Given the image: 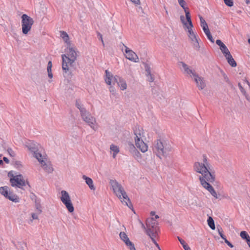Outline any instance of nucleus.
Listing matches in <instances>:
<instances>
[{
    "label": "nucleus",
    "instance_id": "4",
    "mask_svg": "<svg viewBox=\"0 0 250 250\" xmlns=\"http://www.w3.org/2000/svg\"><path fill=\"white\" fill-rule=\"evenodd\" d=\"M170 146L166 141L157 140L154 143L153 150L160 158L166 156L170 151Z\"/></svg>",
    "mask_w": 250,
    "mask_h": 250
},
{
    "label": "nucleus",
    "instance_id": "21",
    "mask_svg": "<svg viewBox=\"0 0 250 250\" xmlns=\"http://www.w3.org/2000/svg\"><path fill=\"white\" fill-rule=\"evenodd\" d=\"M121 239L123 241L125 245L129 247L133 243L129 240L127 235L125 232H121L119 234Z\"/></svg>",
    "mask_w": 250,
    "mask_h": 250
},
{
    "label": "nucleus",
    "instance_id": "59",
    "mask_svg": "<svg viewBox=\"0 0 250 250\" xmlns=\"http://www.w3.org/2000/svg\"><path fill=\"white\" fill-rule=\"evenodd\" d=\"M130 250H136L134 245L133 244L128 247Z\"/></svg>",
    "mask_w": 250,
    "mask_h": 250
},
{
    "label": "nucleus",
    "instance_id": "42",
    "mask_svg": "<svg viewBox=\"0 0 250 250\" xmlns=\"http://www.w3.org/2000/svg\"><path fill=\"white\" fill-rule=\"evenodd\" d=\"M199 18L200 20V25L202 28L203 29L208 26V24L207 23L204 19L202 16H200Z\"/></svg>",
    "mask_w": 250,
    "mask_h": 250
},
{
    "label": "nucleus",
    "instance_id": "8",
    "mask_svg": "<svg viewBox=\"0 0 250 250\" xmlns=\"http://www.w3.org/2000/svg\"><path fill=\"white\" fill-rule=\"evenodd\" d=\"M0 193L7 199L15 203L18 202L19 201V198L17 196L13 194L9 191V188L7 186L0 188Z\"/></svg>",
    "mask_w": 250,
    "mask_h": 250
},
{
    "label": "nucleus",
    "instance_id": "5",
    "mask_svg": "<svg viewBox=\"0 0 250 250\" xmlns=\"http://www.w3.org/2000/svg\"><path fill=\"white\" fill-rule=\"evenodd\" d=\"M146 226L147 228L146 232L148 235L154 236L155 234L158 233V222L153 218H149L146 220Z\"/></svg>",
    "mask_w": 250,
    "mask_h": 250
},
{
    "label": "nucleus",
    "instance_id": "12",
    "mask_svg": "<svg viewBox=\"0 0 250 250\" xmlns=\"http://www.w3.org/2000/svg\"><path fill=\"white\" fill-rule=\"evenodd\" d=\"M209 183H211L210 182H208L207 180L203 181L201 183V185L209 193L211 194L212 196H213L215 198H217V194L215 190L214 189L212 186L209 184Z\"/></svg>",
    "mask_w": 250,
    "mask_h": 250
},
{
    "label": "nucleus",
    "instance_id": "40",
    "mask_svg": "<svg viewBox=\"0 0 250 250\" xmlns=\"http://www.w3.org/2000/svg\"><path fill=\"white\" fill-rule=\"evenodd\" d=\"M240 236L243 239L246 240V241L250 239V236L245 231H242L240 232Z\"/></svg>",
    "mask_w": 250,
    "mask_h": 250
},
{
    "label": "nucleus",
    "instance_id": "58",
    "mask_svg": "<svg viewBox=\"0 0 250 250\" xmlns=\"http://www.w3.org/2000/svg\"><path fill=\"white\" fill-rule=\"evenodd\" d=\"M47 72H48V77L50 78H52L53 77V74L52 73V71L51 70H50V71L47 70Z\"/></svg>",
    "mask_w": 250,
    "mask_h": 250
},
{
    "label": "nucleus",
    "instance_id": "29",
    "mask_svg": "<svg viewBox=\"0 0 250 250\" xmlns=\"http://www.w3.org/2000/svg\"><path fill=\"white\" fill-rule=\"evenodd\" d=\"M110 149L112 152H113L112 157L113 158H115L117 154L119 152L120 149L119 146H117L112 144L110 145Z\"/></svg>",
    "mask_w": 250,
    "mask_h": 250
},
{
    "label": "nucleus",
    "instance_id": "11",
    "mask_svg": "<svg viewBox=\"0 0 250 250\" xmlns=\"http://www.w3.org/2000/svg\"><path fill=\"white\" fill-rule=\"evenodd\" d=\"M125 47V51L126 53L125 58L133 62H138L139 58L136 53L132 50L129 49L126 46L123 44Z\"/></svg>",
    "mask_w": 250,
    "mask_h": 250
},
{
    "label": "nucleus",
    "instance_id": "63",
    "mask_svg": "<svg viewBox=\"0 0 250 250\" xmlns=\"http://www.w3.org/2000/svg\"><path fill=\"white\" fill-rule=\"evenodd\" d=\"M150 214H151V215H152V216L154 215L155 214V212H154V211H151V212H150Z\"/></svg>",
    "mask_w": 250,
    "mask_h": 250
},
{
    "label": "nucleus",
    "instance_id": "46",
    "mask_svg": "<svg viewBox=\"0 0 250 250\" xmlns=\"http://www.w3.org/2000/svg\"><path fill=\"white\" fill-rule=\"evenodd\" d=\"M217 229H218V231L219 234L220 236V237L223 240H225V239H226V237L225 236V235H224L223 234V231L222 230V229L220 227L219 228L218 227H217Z\"/></svg>",
    "mask_w": 250,
    "mask_h": 250
},
{
    "label": "nucleus",
    "instance_id": "27",
    "mask_svg": "<svg viewBox=\"0 0 250 250\" xmlns=\"http://www.w3.org/2000/svg\"><path fill=\"white\" fill-rule=\"evenodd\" d=\"M60 36L65 42L67 43V46L71 44L68 35L66 32L63 31H60Z\"/></svg>",
    "mask_w": 250,
    "mask_h": 250
},
{
    "label": "nucleus",
    "instance_id": "44",
    "mask_svg": "<svg viewBox=\"0 0 250 250\" xmlns=\"http://www.w3.org/2000/svg\"><path fill=\"white\" fill-rule=\"evenodd\" d=\"M225 4L229 7H232L233 5V0H223Z\"/></svg>",
    "mask_w": 250,
    "mask_h": 250
},
{
    "label": "nucleus",
    "instance_id": "3",
    "mask_svg": "<svg viewBox=\"0 0 250 250\" xmlns=\"http://www.w3.org/2000/svg\"><path fill=\"white\" fill-rule=\"evenodd\" d=\"M109 184L114 193L118 197L120 201L123 203H125L126 206L134 212L130 200L122 186L116 180H110Z\"/></svg>",
    "mask_w": 250,
    "mask_h": 250
},
{
    "label": "nucleus",
    "instance_id": "18",
    "mask_svg": "<svg viewBox=\"0 0 250 250\" xmlns=\"http://www.w3.org/2000/svg\"><path fill=\"white\" fill-rule=\"evenodd\" d=\"M134 134L135 135L134 139L137 138H141L144 136V132L143 128L138 125H136L133 129Z\"/></svg>",
    "mask_w": 250,
    "mask_h": 250
},
{
    "label": "nucleus",
    "instance_id": "48",
    "mask_svg": "<svg viewBox=\"0 0 250 250\" xmlns=\"http://www.w3.org/2000/svg\"><path fill=\"white\" fill-rule=\"evenodd\" d=\"M221 74L222 75V76L224 78V80L227 82L228 83H229L230 82H229V78L228 77V76H227V75L225 73V72L223 71H221Z\"/></svg>",
    "mask_w": 250,
    "mask_h": 250
},
{
    "label": "nucleus",
    "instance_id": "2",
    "mask_svg": "<svg viewBox=\"0 0 250 250\" xmlns=\"http://www.w3.org/2000/svg\"><path fill=\"white\" fill-rule=\"evenodd\" d=\"M193 169L197 173L201 174L199 179L200 183L203 181L213 182L215 177L210 172V165L206 155L203 156L202 162H196L193 165Z\"/></svg>",
    "mask_w": 250,
    "mask_h": 250
},
{
    "label": "nucleus",
    "instance_id": "64",
    "mask_svg": "<svg viewBox=\"0 0 250 250\" xmlns=\"http://www.w3.org/2000/svg\"><path fill=\"white\" fill-rule=\"evenodd\" d=\"M164 8H165V10H166V14L167 15H168V12L167 10V9H166V7H165Z\"/></svg>",
    "mask_w": 250,
    "mask_h": 250
},
{
    "label": "nucleus",
    "instance_id": "16",
    "mask_svg": "<svg viewBox=\"0 0 250 250\" xmlns=\"http://www.w3.org/2000/svg\"><path fill=\"white\" fill-rule=\"evenodd\" d=\"M188 22V25L185 26L186 28V29L187 30L188 32V37L191 36V35H193L195 34L193 31V25L192 22V21L191 19V17H188V15L187 14V18Z\"/></svg>",
    "mask_w": 250,
    "mask_h": 250
},
{
    "label": "nucleus",
    "instance_id": "62",
    "mask_svg": "<svg viewBox=\"0 0 250 250\" xmlns=\"http://www.w3.org/2000/svg\"><path fill=\"white\" fill-rule=\"evenodd\" d=\"M249 247L250 248V239L246 241Z\"/></svg>",
    "mask_w": 250,
    "mask_h": 250
},
{
    "label": "nucleus",
    "instance_id": "41",
    "mask_svg": "<svg viewBox=\"0 0 250 250\" xmlns=\"http://www.w3.org/2000/svg\"><path fill=\"white\" fill-rule=\"evenodd\" d=\"M158 234V233L155 234L154 236H153L152 235H148V236L150 237L152 241L153 242V243L155 244V245L158 248L159 250H161L159 244L156 242L155 239L157 236Z\"/></svg>",
    "mask_w": 250,
    "mask_h": 250
},
{
    "label": "nucleus",
    "instance_id": "56",
    "mask_svg": "<svg viewBox=\"0 0 250 250\" xmlns=\"http://www.w3.org/2000/svg\"><path fill=\"white\" fill-rule=\"evenodd\" d=\"M38 213L37 214V213H32V219H38Z\"/></svg>",
    "mask_w": 250,
    "mask_h": 250
},
{
    "label": "nucleus",
    "instance_id": "25",
    "mask_svg": "<svg viewBox=\"0 0 250 250\" xmlns=\"http://www.w3.org/2000/svg\"><path fill=\"white\" fill-rule=\"evenodd\" d=\"M76 106L79 109L81 115L87 111L84 105L82 104L80 100H76Z\"/></svg>",
    "mask_w": 250,
    "mask_h": 250
},
{
    "label": "nucleus",
    "instance_id": "17",
    "mask_svg": "<svg viewBox=\"0 0 250 250\" xmlns=\"http://www.w3.org/2000/svg\"><path fill=\"white\" fill-rule=\"evenodd\" d=\"M25 146L32 152L37 151L38 148V145L34 142L28 140L25 143Z\"/></svg>",
    "mask_w": 250,
    "mask_h": 250
},
{
    "label": "nucleus",
    "instance_id": "57",
    "mask_svg": "<svg viewBox=\"0 0 250 250\" xmlns=\"http://www.w3.org/2000/svg\"><path fill=\"white\" fill-rule=\"evenodd\" d=\"M130 0L135 4H140V0Z\"/></svg>",
    "mask_w": 250,
    "mask_h": 250
},
{
    "label": "nucleus",
    "instance_id": "39",
    "mask_svg": "<svg viewBox=\"0 0 250 250\" xmlns=\"http://www.w3.org/2000/svg\"><path fill=\"white\" fill-rule=\"evenodd\" d=\"M127 149L131 154L134 152V151L137 150L134 145L130 143H128L127 145Z\"/></svg>",
    "mask_w": 250,
    "mask_h": 250
},
{
    "label": "nucleus",
    "instance_id": "47",
    "mask_svg": "<svg viewBox=\"0 0 250 250\" xmlns=\"http://www.w3.org/2000/svg\"><path fill=\"white\" fill-rule=\"evenodd\" d=\"M188 38L191 40V42L194 41L199 39L196 34H194L192 35H191V36H189Z\"/></svg>",
    "mask_w": 250,
    "mask_h": 250
},
{
    "label": "nucleus",
    "instance_id": "35",
    "mask_svg": "<svg viewBox=\"0 0 250 250\" xmlns=\"http://www.w3.org/2000/svg\"><path fill=\"white\" fill-rule=\"evenodd\" d=\"M220 49L225 57H227V55L230 54L229 51L225 44H224L222 46H221L220 48Z\"/></svg>",
    "mask_w": 250,
    "mask_h": 250
},
{
    "label": "nucleus",
    "instance_id": "7",
    "mask_svg": "<svg viewBox=\"0 0 250 250\" xmlns=\"http://www.w3.org/2000/svg\"><path fill=\"white\" fill-rule=\"evenodd\" d=\"M83 120L94 131L97 130L98 125L96 119L88 111L81 115Z\"/></svg>",
    "mask_w": 250,
    "mask_h": 250
},
{
    "label": "nucleus",
    "instance_id": "9",
    "mask_svg": "<svg viewBox=\"0 0 250 250\" xmlns=\"http://www.w3.org/2000/svg\"><path fill=\"white\" fill-rule=\"evenodd\" d=\"M11 185L13 187L22 188L25 186V180L22 178L21 175L13 176L10 178Z\"/></svg>",
    "mask_w": 250,
    "mask_h": 250
},
{
    "label": "nucleus",
    "instance_id": "19",
    "mask_svg": "<svg viewBox=\"0 0 250 250\" xmlns=\"http://www.w3.org/2000/svg\"><path fill=\"white\" fill-rule=\"evenodd\" d=\"M33 200H34L36 209L38 211V214H40L42 212V206L41 205V200L38 198L35 194H33L31 196Z\"/></svg>",
    "mask_w": 250,
    "mask_h": 250
},
{
    "label": "nucleus",
    "instance_id": "55",
    "mask_svg": "<svg viewBox=\"0 0 250 250\" xmlns=\"http://www.w3.org/2000/svg\"><path fill=\"white\" fill-rule=\"evenodd\" d=\"M98 37L99 40H100L101 41L103 45H104V41L103 39L102 35L100 33H98Z\"/></svg>",
    "mask_w": 250,
    "mask_h": 250
},
{
    "label": "nucleus",
    "instance_id": "45",
    "mask_svg": "<svg viewBox=\"0 0 250 250\" xmlns=\"http://www.w3.org/2000/svg\"><path fill=\"white\" fill-rule=\"evenodd\" d=\"M180 20H181V21L182 23H183V24L185 26H187V25H188V21H186V20H185V16H183V15H181V16H180Z\"/></svg>",
    "mask_w": 250,
    "mask_h": 250
},
{
    "label": "nucleus",
    "instance_id": "10",
    "mask_svg": "<svg viewBox=\"0 0 250 250\" xmlns=\"http://www.w3.org/2000/svg\"><path fill=\"white\" fill-rule=\"evenodd\" d=\"M179 67L181 70L184 71V73L185 75L189 76L192 78L194 75H196V73L194 70L190 68L187 64L183 62H179L178 63Z\"/></svg>",
    "mask_w": 250,
    "mask_h": 250
},
{
    "label": "nucleus",
    "instance_id": "50",
    "mask_svg": "<svg viewBox=\"0 0 250 250\" xmlns=\"http://www.w3.org/2000/svg\"><path fill=\"white\" fill-rule=\"evenodd\" d=\"M216 43L219 46L220 48L224 44H225L220 40H217L216 41Z\"/></svg>",
    "mask_w": 250,
    "mask_h": 250
},
{
    "label": "nucleus",
    "instance_id": "31",
    "mask_svg": "<svg viewBox=\"0 0 250 250\" xmlns=\"http://www.w3.org/2000/svg\"><path fill=\"white\" fill-rule=\"evenodd\" d=\"M179 5L183 8L186 14V18H187V14L188 15V17H190V13L188 10V8L185 7L186 2L184 0H178Z\"/></svg>",
    "mask_w": 250,
    "mask_h": 250
},
{
    "label": "nucleus",
    "instance_id": "37",
    "mask_svg": "<svg viewBox=\"0 0 250 250\" xmlns=\"http://www.w3.org/2000/svg\"><path fill=\"white\" fill-rule=\"evenodd\" d=\"M178 239L185 250H191L190 247L186 244L184 240L179 237H178Z\"/></svg>",
    "mask_w": 250,
    "mask_h": 250
},
{
    "label": "nucleus",
    "instance_id": "23",
    "mask_svg": "<svg viewBox=\"0 0 250 250\" xmlns=\"http://www.w3.org/2000/svg\"><path fill=\"white\" fill-rule=\"evenodd\" d=\"M61 196L60 200L62 203L71 201L69 193L65 190H62L61 192Z\"/></svg>",
    "mask_w": 250,
    "mask_h": 250
},
{
    "label": "nucleus",
    "instance_id": "52",
    "mask_svg": "<svg viewBox=\"0 0 250 250\" xmlns=\"http://www.w3.org/2000/svg\"><path fill=\"white\" fill-rule=\"evenodd\" d=\"M52 65V62L51 61H49L47 64V70L48 71L51 70Z\"/></svg>",
    "mask_w": 250,
    "mask_h": 250
},
{
    "label": "nucleus",
    "instance_id": "14",
    "mask_svg": "<svg viewBox=\"0 0 250 250\" xmlns=\"http://www.w3.org/2000/svg\"><path fill=\"white\" fill-rule=\"evenodd\" d=\"M135 142L136 147L142 152H145L147 150V146L142 140V138L135 139Z\"/></svg>",
    "mask_w": 250,
    "mask_h": 250
},
{
    "label": "nucleus",
    "instance_id": "36",
    "mask_svg": "<svg viewBox=\"0 0 250 250\" xmlns=\"http://www.w3.org/2000/svg\"><path fill=\"white\" fill-rule=\"evenodd\" d=\"M208 224L210 228L213 230L215 229L214 221L211 217H209L207 220Z\"/></svg>",
    "mask_w": 250,
    "mask_h": 250
},
{
    "label": "nucleus",
    "instance_id": "13",
    "mask_svg": "<svg viewBox=\"0 0 250 250\" xmlns=\"http://www.w3.org/2000/svg\"><path fill=\"white\" fill-rule=\"evenodd\" d=\"M117 75L114 76L110 72L107 70H105V83L109 85H111L112 83L115 84L116 82L118 81Z\"/></svg>",
    "mask_w": 250,
    "mask_h": 250
},
{
    "label": "nucleus",
    "instance_id": "49",
    "mask_svg": "<svg viewBox=\"0 0 250 250\" xmlns=\"http://www.w3.org/2000/svg\"><path fill=\"white\" fill-rule=\"evenodd\" d=\"M146 77H147V80L150 82H153L154 80V78L150 73L149 75L146 74Z\"/></svg>",
    "mask_w": 250,
    "mask_h": 250
},
{
    "label": "nucleus",
    "instance_id": "32",
    "mask_svg": "<svg viewBox=\"0 0 250 250\" xmlns=\"http://www.w3.org/2000/svg\"><path fill=\"white\" fill-rule=\"evenodd\" d=\"M204 33L206 35L208 39L212 43L214 42V40L212 38V36L210 32L208 26L203 29Z\"/></svg>",
    "mask_w": 250,
    "mask_h": 250
},
{
    "label": "nucleus",
    "instance_id": "30",
    "mask_svg": "<svg viewBox=\"0 0 250 250\" xmlns=\"http://www.w3.org/2000/svg\"><path fill=\"white\" fill-rule=\"evenodd\" d=\"M226 59L227 60L229 64L232 67H235L237 65V63L234 59L233 58L231 54L227 55V57H225Z\"/></svg>",
    "mask_w": 250,
    "mask_h": 250
},
{
    "label": "nucleus",
    "instance_id": "28",
    "mask_svg": "<svg viewBox=\"0 0 250 250\" xmlns=\"http://www.w3.org/2000/svg\"><path fill=\"white\" fill-rule=\"evenodd\" d=\"M34 157L38 160V161L41 163V164H43L44 162V159H45V156L42 155L40 152H38V149H37V151L34 152Z\"/></svg>",
    "mask_w": 250,
    "mask_h": 250
},
{
    "label": "nucleus",
    "instance_id": "26",
    "mask_svg": "<svg viewBox=\"0 0 250 250\" xmlns=\"http://www.w3.org/2000/svg\"><path fill=\"white\" fill-rule=\"evenodd\" d=\"M76 106L79 109L81 115L87 111L84 105L82 104L80 100H76Z\"/></svg>",
    "mask_w": 250,
    "mask_h": 250
},
{
    "label": "nucleus",
    "instance_id": "53",
    "mask_svg": "<svg viewBox=\"0 0 250 250\" xmlns=\"http://www.w3.org/2000/svg\"><path fill=\"white\" fill-rule=\"evenodd\" d=\"M110 92L112 93V95H115L116 94V90L114 87L111 86L109 88Z\"/></svg>",
    "mask_w": 250,
    "mask_h": 250
},
{
    "label": "nucleus",
    "instance_id": "33",
    "mask_svg": "<svg viewBox=\"0 0 250 250\" xmlns=\"http://www.w3.org/2000/svg\"><path fill=\"white\" fill-rule=\"evenodd\" d=\"M65 206L67 209L68 210V211L70 213L73 212L74 210V208L73 207V205L71 201H68V202H65L62 203Z\"/></svg>",
    "mask_w": 250,
    "mask_h": 250
},
{
    "label": "nucleus",
    "instance_id": "54",
    "mask_svg": "<svg viewBox=\"0 0 250 250\" xmlns=\"http://www.w3.org/2000/svg\"><path fill=\"white\" fill-rule=\"evenodd\" d=\"M224 241L230 247V248H233V245L230 243L229 242L228 240L227 239H225L224 240Z\"/></svg>",
    "mask_w": 250,
    "mask_h": 250
},
{
    "label": "nucleus",
    "instance_id": "34",
    "mask_svg": "<svg viewBox=\"0 0 250 250\" xmlns=\"http://www.w3.org/2000/svg\"><path fill=\"white\" fill-rule=\"evenodd\" d=\"M238 86L241 92L243 94V95L245 97L247 100L249 102H250V97L247 94L246 91L244 88V87L242 86L241 84L240 83H238Z\"/></svg>",
    "mask_w": 250,
    "mask_h": 250
},
{
    "label": "nucleus",
    "instance_id": "43",
    "mask_svg": "<svg viewBox=\"0 0 250 250\" xmlns=\"http://www.w3.org/2000/svg\"><path fill=\"white\" fill-rule=\"evenodd\" d=\"M131 155L137 160L139 161L141 159V154L140 152L136 150L134 152H133Z\"/></svg>",
    "mask_w": 250,
    "mask_h": 250
},
{
    "label": "nucleus",
    "instance_id": "6",
    "mask_svg": "<svg viewBox=\"0 0 250 250\" xmlns=\"http://www.w3.org/2000/svg\"><path fill=\"white\" fill-rule=\"evenodd\" d=\"M34 23L33 19L26 14L21 16L22 32L26 35L31 30L32 26Z\"/></svg>",
    "mask_w": 250,
    "mask_h": 250
},
{
    "label": "nucleus",
    "instance_id": "1",
    "mask_svg": "<svg viewBox=\"0 0 250 250\" xmlns=\"http://www.w3.org/2000/svg\"><path fill=\"white\" fill-rule=\"evenodd\" d=\"M65 52V54H62L61 56L63 75L66 78L71 76L69 67L73 66V63L77 60V51L70 44L67 46Z\"/></svg>",
    "mask_w": 250,
    "mask_h": 250
},
{
    "label": "nucleus",
    "instance_id": "61",
    "mask_svg": "<svg viewBox=\"0 0 250 250\" xmlns=\"http://www.w3.org/2000/svg\"><path fill=\"white\" fill-rule=\"evenodd\" d=\"M8 152L10 154V155L12 156V152H13V150L11 148H8Z\"/></svg>",
    "mask_w": 250,
    "mask_h": 250
},
{
    "label": "nucleus",
    "instance_id": "38",
    "mask_svg": "<svg viewBox=\"0 0 250 250\" xmlns=\"http://www.w3.org/2000/svg\"><path fill=\"white\" fill-rule=\"evenodd\" d=\"M199 39L194 41L191 42L194 49L197 51L200 50V46L199 43Z\"/></svg>",
    "mask_w": 250,
    "mask_h": 250
},
{
    "label": "nucleus",
    "instance_id": "60",
    "mask_svg": "<svg viewBox=\"0 0 250 250\" xmlns=\"http://www.w3.org/2000/svg\"><path fill=\"white\" fill-rule=\"evenodd\" d=\"M3 159V161L6 163L8 164L9 163V161L7 157H4Z\"/></svg>",
    "mask_w": 250,
    "mask_h": 250
},
{
    "label": "nucleus",
    "instance_id": "15",
    "mask_svg": "<svg viewBox=\"0 0 250 250\" xmlns=\"http://www.w3.org/2000/svg\"><path fill=\"white\" fill-rule=\"evenodd\" d=\"M197 84V86L200 89H203L206 86V83L204 79L199 77L197 74L192 77Z\"/></svg>",
    "mask_w": 250,
    "mask_h": 250
},
{
    "label": "nucleus",
    "instance_id": "22",
    "mask_svg": "<svg viewBox=\"0 0 250 250\" xmlns=\"http://www.w3.org/2000/svg\"><path fill=\"white\" fill-rule=\"evenodd\" d=\"M117 77L118 78V81L116 82V83H118L119 86L122 90H125L127 88L126 81L124 79L119 76H117Z\"/></svg>",
    "mask_w": 250,
    "mask_h": 250
},
{
    "label": "nucleus",
    "instance_id": "24",
    "mask_svg": "<svg viewBox=\"0 0 250 250\" xmlns=\"http://www.w3.org/2000/svg\"><path fill=\"white\" fill-rule=\"evenodd\" d=\"M42 166L43 167V169L48 173H51L53 171V168L52 167V165L49 163H46L44 162L43 164H42Z\"/></svg>",
    "mask_w": 250,
    "mask_h": 250
},
{
    "label": "nucleus",
    "instance_id": "20",
    "mask_svg": "<svg viewBox=\"0 0 250 250\" xmlns=\"http://www.w3.org/2000/svg\"><path fill=\"white\" fill-rule=\"evenodd\" d=\"M82 178L85 180L86 184L88 185L91 190H95L96 189L95 187L93 184V181L91 178H89L84 175L83 176Z\"/></svg>",
    "mask_w": 250,
    "mask_h": 250
},
{
    "label": "nucleus",
    "instance_id": "51",
    "mask_svg": "<svg viewBox=\"0 0 250 250\" xmlns=\"http://www.w3.org/2000/svg\"><path fill=\"white\" fill-rule=\"evenodd\" d=\"M145 68L146 74L149 75L151 73L150 67L148 65H146Z\"/></svg>",
    "mask_w": 250,
    "mask_h": 250
}]
</instances>
